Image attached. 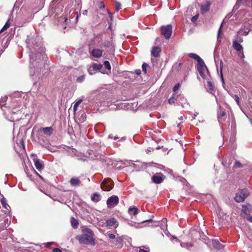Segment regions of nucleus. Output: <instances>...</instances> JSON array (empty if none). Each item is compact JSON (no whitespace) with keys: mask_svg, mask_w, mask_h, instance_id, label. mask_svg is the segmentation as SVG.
<instances>
[{"mask_svg":"<svg viewBox=\"0 0 252 252\" xmlns=\"http://www.w3.org/2000/svg\"><path fill=\"white\" fill-rule=\"evenodd\" d=\"M26 44L29 49L30 68H38L42 64L41 60L47 58L41 38L35 33H31L27 36Z\"/></svg>","mask_w":252,"mask_h":252,"instance_id":"obj_1","label":"nucleus"},{"mask_svg":"<svg viewBox=\"0 0 252 252\" xmlns=\"http://www.w3.org/2000/svg\"><path fill=\"white\" fill-rule=\"evenodd\" d=\"M82 234L76 237V239L79 241L80 244L94 246L95 243L94 238L93 231L89 228H84L82 229Z\"/></svg>","mask_w":252,"mask_h":252,"instance_id":"obj_2","label":"nucleus"},{"mask_svg":"<svg viewBox=\"0 0 252 252\" xmlns=\"http://www.w3.org/2000/svg\"><path fill=\"white\" fill-rule=\"evenodd\" d=\"M189 56L190 58L197 61V69L200 75L203 79H207L208 69L202 59L199 56L194 53H190Z\"/></svg>","mask_w":252,"mask_h":252,"instance_id":"obj_3","label":"nucleus"},{"mask_svg":"<svg viewBox=\"0 0 252 252\" xmlns=\"http://www.w3.org/2000/svg\"><path fill=\"white\" fill-rule=\"evenodd\" d=\"M7 99V97L6 96H4L2 97L0 100V107L3 112L5 114L9 115L10 113H15V112L14 110L15 109V105L13 104L11 106L7 105L6 101Z\"/></svg>","mask_w":252,"mask_h":252,"instance_id":"obj_4","label":"nucleus"},{"mask_svg":"<svg viewBox=\"0 0 252 252\" xmlns=\"http://www.w3.org/2000/svg\"><path fill=\"white\" fill-rule=\"evenodd\" d=\"M250 192L249 190L246 189H240L236 193L234 197V200L236 202L240 203L243 202L245 201L246 198L249 195Z\"/></svg>","mask_w":252,"mask_h":252,"instance_id":"obj_5","label":"nucleus"},{"mask_svg":"<svg viewBox=\"0 0 252 252\" xmlns=\"http://www.w3.org/2000/svg\"><path fill=\"white\" fill-rule=\"evenodd\" d=\"M114 187V183L111 179H104L101 184V189L105 191H110Z\"/></svg>","mask_w":252,"mask_h":252,"instance_id":"obj_6","label":"nucleus"},{"mask_svg":"<svg viewBox=\"0 0 252 252\" xmlns=\"http://www.w3.org/2000/svg\"><path fill=\"white\" fill-rule=\"evenodd\" d=\"M172 32V27L171 25H168L165 26H162L161 27V33L167 39L170 37Z\"/></svg>","mask_w":252,"mask_h":252,"instance_id":"obj_7","label":"nucleus"},{"mask_svg":"<svg viewBox=\"0 0 252 252\" xmlns=\"http://www.w3.org/2000/svg\"><path fill=\"white\" fill-rule=\"evenodd\" d=\"M34 166L38 171L42 170L44 167L43 162L37 158L36 154H32L31 155Z\"/></svg>","mask_w":252,"mask_h":252,"instance_id":"obj_8","label":"nucleus"},{"mask_svg":"<svg viewBox=\"0 0 252 252\" xmlns=\"http://www.w3.org/2000/svg\"><path fill=\"white\" fill-rule=\"evenodd\" d=\"M119 197L116 195H113L107 200V205L109 208H113L116 206L119 203Z\"/></svg>","mask_w":252,"mask_h":252,"instance_id":"obj_9","label":"nucleus"},{"mask_svg":"<svg viewBox=\"0 0 252 252\" xmlns=\"http://www.w3.org/2000/svg\"><path fill=\"white\" fill-rule=\"evenodd\" d=\"M226 114L225 110L221 107L219 106L218 110V119L220 123L224 121L226 119Z\"/></svg>","mask_w":252,"mask_h":252,"instance_id":"obj_10","label":"nucleus"},{"mask_svg":"<svg viewBox=\"0 0 252 252\" xmlns=\"http://www.w3.org/2000/svg\"><path fill=\"white\" fill-rule=\"evenodd\" d=\"M163 177V175L161 173H157L152 177V180L153 182L155 184H160L163 181L164 178Z\"/></svg>","mask_w":252,"mask_h":252,"instance_id":"obj_11","label":"nucleus"},{"mask_svg":"<svg viewBox=\"0 0 252 252\" xmlns=\"http://www.w3.org/2000/svg\"><path fill=\"white\" fill-rule=\"evenodd\" d=\"M242 212L246 216H249L250 214L251 213H252V210L251 209V205L250 204L243 205L242 206Z\"/></svg>","mask_w":252,"mask_h":252,"instance_id":"obj_12","label":"nucleus"},{"mask_svg":"<svg viewBox=\"0 0 252 252\" xmlns=\"http://www.w3.org/2000/svg\"><path fill=\"white\" fill-rule=\"evenodd\" d=\"M91 55L94 57L98 58L102 56L103 51L101 49L95 48L91 52Z\"/></svg>","mask_w":252,"mask_h":252,"instance_id":"obj_13","label":"nucleus"},{"mask_svg":"<svg viewBox=\"0 0 252 252\" xmlns=\"http://www.w3.org/2000/svg\"><path fill=\"white\" fill-rule=\"evenodd\" d=\"M69 183L73 187L79 186L81 184V181L78 177H74L70 179Z\"/></svg>","mask_w":252,"mask_h":252,"instance_id":"obj_14","label":"nucleus"},{"mask_svg":"<svg viewBox=\"0 0 252 252\" xmlns=\"http://www.w3.org/2000/svg\"><path fill=\"white\" fill-rule=\"evenodd\" d=\"M161 52V49L158 46H154L151 50V54L155 57H158L159 53Z\"/></svg>","mask_w":252,"mask_h":252,"instance_id":"obj_15","label":"nucleus"},{"mask_svg":"<svg viewBox=\"0 0 252 252\" xmlns=\"http://www.w3.org/2000/svg\"><path fill=\"white\" fill-rule=\"evenodd\" d=\"M102 64L93 63V64L92 65V66L89 69V72L90 74H91L92 73L90 72V71L92 70L97 71V70H100L102 68Z\"/></svg>","mask_w":252,"mask_h":252,"instance_id":"obj_16","label":"nucleus"},{"mask_svg":"<svg viewBox=\"0 0 252 252\" xmlns=\"http://www.w3.org/2000/svg\"><path fill=\"white\" fill-rule=\"evenodd\" d=\"M212 244L214 248L217 249L221 250L224 248V245L220 244L219 240L217 239H213Z\"/></svg>","mask_w":252,"mask_h":252,"instance_id":"obj_17","label":"nucleus"},{"mask_svg":"<svg viewBox=\"0 0 252 252\" xmlns=\"http://www.w3.org/2000/svg\"><path fill=\"white\" fill-rule=\"evenodd\" d=\"M210 3L207 1L204 4H202L201 6V11L202 13H206L210 9Z\"/></svg>","mask_w":252,"mask_h":252,"instance_id":"obj_18","label":"nucleus"},{"mask_svg":"<svg viewBox=\"0 0 252 252\" xmlns=\"http://www.w3.org/2000/svg\"><path fill=\"white\" fill-rule=\"evenodd\" d=\"M139 210L135 206H131L128 208V212L130 215L135 216L138 214Z\"/></svg>","mask_w":252,"mask_h":252,"instance_id":"obj_19","label":"nucleus"},{"mask_svg":"<svg viewBox=\"0 0 252 252\" xmlns=\"http://www.w3.org/2000/svg\"><path fill=\"white\" fill-rule=\"evenodd\" d=\"M209 77L210 75L209 73L208 72V76H207V79H206L207 80V90L208 92H211L214 91V86L213 85L212 83L209 81Z\"/></svg>","mask_w":252,"mask_h":252,"instance_id":"obj_20","label":"nucleus"},{"mask_svg":"<svg viewBox=\"0 0 252 252\" xmlns=\"http://www.w3.org/2000/svg\"><path fill=\"white\" fill-rule=\"evenodd\" d=\"M232 46L233 48L237 51H239L243 49L242 46L240 43H239L237 40L233 41Z\"/></svg>","mask_w":252,"mask_h":252,"instance_id":"obj_21","label":"nucleus"},{"mask_svg":"<svg viewBox=\"0 0 252 252\" xmlns=\"http://www.w3.org/2000/svg\"><path fill=\"white\" fill-rule=\"evenodd\" d=\"M43 133L47 135H50L53 131V128L51 127H46L42 128Z\"/></svg>","mask_w":252,"mask_h":252,"instance_id":"obj_22","label":"nucleus"},{"mask_svg":"<svg viewBox=\"0 0 252 252\" xmlns=\"http://www.w3.org/2000/svg\"><path fill=\"white\" fill-rule=\"evenodd\" d=\"M100 195L97 193H94L92 197V200L94 202H97L100 200Z\"/></svg>","mask_w":252,"mask_h":252,"instance_id":"obj_23","label":"nucleus"},{"mask_svg":"<svg viewBox=\"0 0 252 252\" xmlns=\"http://www.w3.org/2000/svg\"><path fill=\"white\" fill-rule=\"evenodd\" d=\"M103 45L104 47L110 48L111 49L113 47V44L112 42L106 41L103 42Z\"/></svg>","mask_w":252,"mask_h":252,"instance_id":"obj_24","label":"nucleus"},{"mask_svg":"<svg viewBox=\"0 0 252 252\" xmlns=\"http://www.w3.org/2000/svg\"><path fill=\"white\" fill-rule=\"evenodd\" d=\"M0 202H1V204L2 205L3 207L5 209L8 210V208H10L9 206L6 203L5 198H2L0 200Z\"/></svg>","mask_w":252,"mask_h":252,"instance_id":"obj_25","label":"nucleus"},{"mask_svg":"<svg viewBox=\"0 0 252 252\" xmlns=\"http://www.w3.org/2000/svg\"><path fill=\"white\" fill-rule=\"evenodd\" d=\"M142 71L144 72V74H146L147 69L150 68V66L148 63H144L142 64Z\"/></svg>","mask_w":252,"mask_h":252,"instance_id":"obj_26","label":"nucleus"},{"mask_svg":"<svg viewBox=\"0 0 252 252\" xmlns=\"http://www.w3.org/2000/svg\"><path fill=\"white\" fill-rule=\"evenodd\" d=\"M244 166L240 163L239 161L236 160L233 165L234 168H243Z\"/></svg>","mask_w":252,"mask_h":252,"instance_id":"obj_27","label":"nucleus"},{"mask_svg":"<svg viewBox=\"0 0 252 252\" xmlns=\"http://www.w3.org/2000/svg\"><path fill=\"white\" fill-rule=\"evenodd\" d=\"M9 19H8L7 22H6V23L5 24L4 26L3 27V28H2V29L0 30V32H2V31H4L5 30H6V29H7L10 26V24L9 23Z\"/></svg>","mask_w":252,"mask_h":252,"instance_id":"obj_28","label":"nucleus"},{"mask_svg":"<svg viewBox=\"0 0 252 252\" xmlns=\"http://www.w3.org/2000/svg\"><path fill=\"white\" fill-rule=\"evenodd\" d=\"M231 96L234 98V99L235 100L237 105L240 106V99H239V97L238 96V95H236V94H231Z\"/></svg>","mask_w":252,"mask_h":252,"instance_id":"obj_29","label":"nucleus"},{"mask_svg":"<svg viewBox=\"0 0 252 252\" xmlns=\"http://www.w3.org/2000/svg\"><path fill=\"white\" fill-rule=\"evenodd\" d=\"M238 52V56L239 57L243 60V61H244L245 56L244 54L243 49L241 50V51H237Z\"/></svg>","mask_w":252,"mask_h":252,"instance_id":"obj_30","label":"nucleus"},{"mask_svg":"<svg viewBox=\"0 0 252 252\" xmlns=\"http://www.w3.org/2000/svg\"><path fill=\"white\" fill-rule=\"evenodd\" d=\"M82 101V99H79L76 102V103L74 104L73 106V110L75 112L77 110V107L79 105V104L81 103V102Z\"/></svg>","mask_w":252,"mask_h":252,"instance_id":"obj_31","label":"nucleus"},{"mask_svg":"<svg viewBox=\"0 0 252 252\" xmlns=\"http://www.w3.org/2000/svg\"><path fill=\"white\" fill-rule=\"evenodd\" d=\"M85 79V75H82L77 78L76 82L77 83H81L84 81Z\"/></svg>","mask_w":252,"mask_h":252,"instance_id":"obj_32","label":"nucleus"},{"mask_svg":"<svg viewBox=\"0 0 252 252\" xmlns=\"http://www.w3.org/2000/svg\"><path fill=\"white\" fill-rule=\"evenodd\" d=\"M104 65L105 66V67L108 70H111V65H110V64L109 63V62L107 61H105L104 62Z\"/></svg>","mask_w":252,"mask_h":252,"instance_id":"obj_33","label":"nucleus"},{"mask_svg":"<svg viewBox=\"0 0 252 252\" xmlns=\"http://www.w3.org/2000/svg\"><path fill=\"white\" fill-rule=\"evenodd\" d=\"M128 224H129L130 226H135L136 228H139V227H141V226H139L140 223H137L135 221H131V222L128 223Z\"/></svg>","mask_w":252,"mask_h":252,"instance_id":"obj_34","label":"nucleus"},{"mask_svg":"<svg viewBox=\"0 0 252 252\" xmlns=\"http://www.w3.org/2000/svg\"><path fill=\"white\" fill-rule=\"evenodd\" d=\"M222 28V23L221 24V25L219 29L218 32V40H219V39L220 40L221 38L220 34H221V31Z\"/></svg>","mask_w":252,"mask_h":252,"instance_id":"obj_35","label":"nucleus"},{"mask_svg":"<svg viewBox=\"0 0 252 252\" xmlns=\"http://www.w3.org/2000/svg\"><path fill=\"white\" fill-rule=\"evenodd\" d=\"M115 9L117 11H118L121 9V4L120 2L116 1L115 2Z\"/></svg>","mask_w":252,"mask_h":252,"instance_id":"obj_36","label":"nucleus"},{"mask_svg":"<svg viewBox=\"0 0 252 252\" xmlns=\"http://www.w3.org/2000/svg\"><path fill=\"white\" fill-rule=\"evenodd\" d=\"M71 225L73 228H77L79 225L78 221H71Z\"/></svg>","mask_w":252,"mask_h":252,"instance_id":"obj_37","label":"nucleus"},{"mask_svg":"<svg viewBox=\"0 0 252 252\" xmlns=\"http://www.w3.org/2000/svg\"><path fill=\"white\" fill-rule=\"evenodd\" d=\"M198 18V15H195L193 16L191 18V22L193 23L195 22Z\"/></svg>","mask_w":252,"mask_h":252,"instance_id":"obj_38","label":"nucleus"},{"mask_svg":"<svg viewBox=\"0 0 252 252\" xmlns=\"http://www.w3.org/2000/svg\"><path fill=\"white\" fill-rule=\"evenodd\" d=\"M176 99L174 97H171L168 99V102L170 104H173L175 102Z\"/></svg>","mask_w":252,"mask_h":252,"instance_id":"obj_39","label":"nucleus"},{"mask_svg":"<svg viewBox=\"0 0 252 252\" xmlns=\"http://www.w3.org/2000/svg\"><path fill=\"white\" fill-rule=\"evenodd\" d=\"M117 221H106L107 226H113L115 224Z\"/></svg>","mask_w":252,"mask_h":252,"instance_id":"obj_40","label":"nucleus"},{"mask_svg":"<svg viewBox=\"0 0 252 252\" xmlns=\"http://www.w3.org/2000/svg\"><path fill=\"white\" fill-rule=\"evenodd\" d=\"M180 87V84H176L173 88V92H176L177 90H178L179 89Z\"/></svg>","mask_w":252,"mask_h":252,"instance_id":"obj_41","label":"nucleus"},{"mask_svg":"<svg viewBox=\"0 0 252 252\" xmlns=\"http://www.w3.org/2000/svg\"><path fill=\"white\" fill-rule=\"evenodd\" d=\"M52 251L53 252H62V251L60 249L57 248H53Z\"/></svg>","mask_w":252,"mask_h":252,"instance_id":"obj_42","label":"nucleus"},{"mask_svg":"<svg viewBox=\"0 0 252 252\" xmlns=\"http://www.w3.org/2000/svg\"><path fill=\"white\" fill-rule=\"evenodd\" d=\"M108 236L110 239H114L116 237L114 234H109Z\"/></svg>","mask_w":252,"mask_h":252,"instance_id":"obj_43","label":"nucleus"},{"mask_svg":"<svg viewBox=\"0 0 252 252\" xmlns=\"http://www.w3.org/2000/svg\"><path fill=\"white\" fill-rule=\"evenodd\" d=\"M73 14H74V16H76V22H77V20H78V17H79V14H78L77 12H74Z\"/></svg>","mask_w":252,"mask_h":252,"instance_id":"obj_44","label":"nucleus"},{"mask_svg":"<svg viewBox=\"0 0 252 252\" xmlns=\"http://www.w3.org/2000/svg\"><path fill=\"white\" fill-rule=\"evenodd\" d=\"M135 73L137 75H140L141 74V70L140 69L135 70Z\"/></svg>","mask_w":252,"mask_h":252,"instance_id":"obj_45","label":"nucleus"},{"mask_svg":"<svg viewBox=\"0 0 252 252\" xmlns=\"http://www.w3.org/2000/svg\"><path fill=\"white\" fill-rule=\"evenodd\" d=\"M220 77H221V81H222L223 86L224 87V85H225V83H224V79H223V76H222V74L221 72Z\"/></svg>","mask_w":252,"mask_h":252,"instance_id":"obj_46","label":"nucleus"},{"mask_svg":"<svg viewBox=\"0 0 252 252\" xmlns=\"http://www.w3.org/2000/svg\"><path fill=\"white\" fill-rule=\"evenodd\" d=\"M53 243L52 242H49V243H47L46 244V247L47 248H49V246L52 244Z\"/></svg>","mask_w":252,"mask_h":252,"instance_id":"obj_47","label":"nucleus"},{"mask_svg":"<svg viewBox=\"0 0 252 252\" xmlns=\"http://www.w3.org/2000/svg\"><path fill=\"white\" fill-rule=\"evenodd\" d=\"M197 115H198V113H194L193 114V116L192 117V120L194 119L195 118V117L197 116Z\"/></svg>","mask_w":252,"mask_h":252,"instance_id":"obj_48","label":"nucleus"},{"mask_svg":"<svg viewBox=\"0 0 252 252\" xmlns=\"http://www.w3.org/2000/svg\"><path fill=\"white\" fill-rule=\"evenodd\" d=\"M108 14L109 15V17L110 18L111 20H112V18H113L112 13L109 12H108Z\"/></svg>","mask_w":252,"mask_h":252,"instance_id":"obj_49","label":"nucleus"},{"mask_svg":"<svg viewBox=\"0 0 252 252\" xmlns=\"http://www.w3.org/2000/svg\"><path fill=\"white\" fill-rule=\"evenodd\" d=\"M139 252H148L146 250L143 249H140Z\"/></svg>","mask_w":252,"mask_h":252,"instance_id":"obj_50","label":"nucleus"},{"mask_svg":"<svg viewBox=\"0 0 252 252\" xmlns=\"http://www.w3.org/2000/svg\"><path fill=\"white\" fill-rule=\"evenodd\" d=\"M35 172L36 173V174L39 177V178L41 179H43V178L41 176H40L38 173H37L35 170H34Z\"/></svg>","mask_w":252,"mask_h":252,"instance_id":"obj_51","label":"nucleus"},{"mask_svg":"<svg viewBox=\"0 0 252 252\" xmlns=\"http://www.w3.org/2000/svg\"><path fill=\"white\" fill-rule=\"evenodd\" d=\"M248 220H250V221L252 220V216H249V218L248 219Z\"/></svg>","mask_w":252,"mask_h":252,"instance_id":"obj_52","label":"nucleus"},{"mask_svg":"<svg viewBox=\"0 0 252 252\" xmlns=\"http://www.w3.org/2000/svg\"><path fill=\"white\" fill-rule=\"evenodd\" d=\"M108 137L109 138H113V135L112 134L109 135Z\"/></svg>","mask_w":252,"mask_h":252,"instance_id":"obj_53","label":"nucleus"},{"mask_svg":"<svg viewBox=\"0 0 252 252\" xmlns=\"http://www.w3.org/2000/svg\"><path fill=\"white\" fill-rule=\"evenodd\" d=\"M108 220L112 221V220H115L114 218H111L110 220Z\"/></svg>","mask_w":252,"mask_h":252,"instance_id":"obj_54","label":"nucleus"},{"mask_svg":"<svg viewBox=\"0 0 252 252\" xmlns=\"http://www.w3.org/2000/svg\"><path fill=\"white\" fill-rule=\"evenodd\" d=\"M182 65V63H180L179 64V67H180V68L181 67Z\"/></svg>","mask_w":252,"mask_h":252,"instance_id":"obj_55","label":"nucleus"},{"mask_svg":"<svg viewBox=\"0 0 252 252\" xmlns=\"http://www.w3.org/2000/svg\"><path fill=\"white\" fill-rule=\"evenodd\" d=\"M71 220H76L73 217L71 218Z\"/></svg>","mask_w":252,"mask_h":252,"instance_id":"obj_56","label":"nucleus"},{"mask_svg":"<svg viewBox=\"0 0 252 252\" xmlns=\"http://www.w3.org/2000/svg\"><path fill=\"white\" fill-rule=\"evenodd\" d=\"M239 41H240V42H242V41H243V39H242V38H239Z\"/></svg>","mask_w":252,"mask_h":252,"instance_id":"obj_57","label":"nucleus"},{"mask_svg":"<svg viewBox=\"0 0 252 252\" xmlns=\"http://www.w3.org/2000/svg\"><path fill=\"white\" fill-rule=\"evenodd\" d=\"M105 7L104 4L103 3H102V6H101V7Z\"/></svg>","mask_w":252,"mask_h":252,"instance_id":"obj_58","label":"nucleus"},{"mask_svg":"<svg viewBox=\"0 0 252 252\" xmlns=\"http://www.w3.org/2000/svg\"><path fill=\"white\" fill-rule=\"evenodd\" d=\"M148 220V221L152 220V219H149L146 220Z\"/></svg>","mask_w":252,"mask_h":252,"instance_id":"obj_59","label":"nucleus"},{"mask_svg":"<svg viewBox=\"0 0 252 252\" xmlns=\"http://www.w3.org/2000/svg\"><path fill=\"white\" fill-rule=\"evenodd\" d=\"M180 120H183V116H181V117L180 118Z\"/></svg>","mask_w":252,"mask_h":252,"instance_id":"obj_60","label":"nucleus"},{"mask_svg":"<svg viewBox=\"0 0 252 252\" xmlns=\"http://www.w3.org/2000/svg\"><path fill=\"white\" fill-rule=\"evenodd\" d=\"M118 138V137H114V139H115V140H116V139H117Z\"/></svg>","mask_w":252,"mask_h":252,"instance_id":"obj_61","label":"nucleus"},{"mask_svg":"<svg viewBox=\"0 0 252 252\" xmlns=\"http://www.w3.org/2000/svg\"><path fill=\"white\" fill-rule=\"evenodd\" d=\"M248 34V32H245V35H247Z\"/></svg>","mask_w":252,"mask_h":252,"instance_id":"obj_62","label":"nucleus"},{"mask_svg":"<svg viewBox=\"0 0 252 252\" xmlns=\"http://www.w3.org/2000/svg\"><path fill=\"white\" fill-rule=\"evenodd\" d=\"M145 222V221H141L140 223H144V222Z\"/></svg>","mask_w":252,"mask_h":252,"instance_id":"obj_63","label":"nucleus"}]
</instances>
